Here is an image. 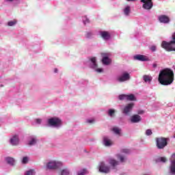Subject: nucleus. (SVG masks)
Wrapping results in <instances>:
<instances>
[{
	"label": "nucleus",
	"instance_id": "c9c22d12",
	"mask_svg": "<svg viewBox=\"0 0 175 175\" xmlns=\"http://www.w3.org/2000/svg\"><path fill=\"white\" fill-rule=\"evenodd\" d=\"M150 50H151V51H157V46H152L150 47Z\"/></svg>",
	"mask_w": 175,
	"mask_h": 175
},
{
	"label": "nucleus",
	"instance_id": "ea45409f",
	"mask_svg": "<svg viewBox=\"0 0 175 175\" xmlns=\"http://www.w3.org/2000/svg\"><path fill=\"white\" fill-rule=\"evenodd\" d=\"M94 120H88V121H87V122H88L89 124H92V122H94Z\"/></svg>",
	"mask_w": 175,
	"mask_h": 175
},
{
	"label": "nucleus",
	"instance_id": "49530a36",
	"mask_svg": "<svg viewBox=\"0 0 175 175\" xmlns=\"http://www.w3.org/2000/svg\"><path fill=\"white\" fill-rule=\"evenodd\" d=\"M1 87H3V85H1Z\"/></svg>",
	"mask_w": 175,
	"mask_h": 175
},
{
	"label": "nucleus",
	"instance_id": "e433bc0d",
	"mask_svg": "<svg viewBox=\"0 0 175 175\" xmlns=\"http://www.w3.org/2000/svg\"><path fill=\"white\" fill-rule=\"evenodd\" d=\"M118 158H119V159L120 160V161H122V162H124V157H122V156H121V155H118Z\"/></svg>",
	"mask_w": 175,
	"mask_h": 175
},
{
	"label": "nucleus",
	"instance_id": "9b49d317",
	"mask_svg": "<svg viewBox=\"0 0 175 175\" xmlns=\"http://www.w3.org/2000/svg\"><path fill=\"white\" fill-rule=\"evenodd\" d=\"M101 55L103 57L102 62L104 65H109L110 64L111 60L109 59V57H107V54L106 53H101Z\"/></svg>",
	"mask_w": 175,
	"mask_h": 175
},
{
	"label": "nucleus",
	"instance_id": "f704fd0d",
	"mask_svg": "<svg viewBox=\"0 0 175 175\" xmlns=\"http://www.w3.org/2000/svg\"><path fill=\"white\" fill-rule=\"evenodd\" d=\"M91 36H92V33H91V32L87 33L86 38H91Z\"/></svg>",
	"mask_w": 175,
	"mask_h": 175
},
{
	"label": "nucleus",
	"instance_id": "79ce46f5",
	"mask_svg": "<svg viewBox=\"0 0 175 175\" xmlns=\"http://www.w3.org/2000/svg\"><path fill=\"white\" fill-rule=\"evenodd\" d=\"M128 2H135V1H137V0H126Z\"/></svg>",
	"mask_w": 175,
	"mask_h": 175
},
{
	"label": "nucleus",
	"instance_id": "4c0bfd02",
	"mask_svg": "<svg viewBox=\"0 0 175 175\" xmlns=\"http://www.w3.org/2000/svg\"><path fill=\"white\" fill-rule=\"evenodd\" d=\"M96 72H98V73H102V72H103V69L102 68H98L96 70Z\"/></svg>",
	"mask_w": 175,
	"mask_h": 175
},
{
	"label": "nucleus",
	"instance_id": "4468645a",
	"mask_svg": "<svg viewBox=\"0 0 175 175\" xmlns=\"http://www.w3.org/2000/svg\"><path fill=\"white\" fill-rule=\"evenodd\" d=\"M100 35L101 38L104 39V40H109V39L110 38V33H109V31H100Z\"/></svg>",
	"mask_w": 175,
	"mask_h": 175
},
{
	"label": "nucleus",
	"instance_id": "7ed1b4c3",
	"mask_svg": "<svg viewBox=\"0 0 175 175\" xmlns=\"http://www.w3.org/2000/svg\"><path fill=\"white\" fill-rule=\"evenodd\" d=\"M156 146L159 150H163L167 146V138L160 137H156Z\"/></svg>",
	"mask_w": 175,
	"mask_h": 175
},
{
	"label": "nucleus",
	"instance_id": "f8f14e48",
	"mask_svg": "<svg viewBox=\"0 0 175 175\" xmlns=\"http://www.w3.org/2000/svg\"><path fill=\"white\" fill-rule=\"evenodd\" d=\"M134 59H136L137 61L146 62L148 61V57L143 55H137L134 56Z\"/></svg>",
	"mask_w": 175,
	"mask_h": 175
},
{
	"label": "nucleus",
	"instance_id": "c03bdc74",
	"mask_svg": "<svg viewBox=\"0 0 175 175\" xmlns=\"http://www.w3.org/2000/svg\"><path fill=\"white\" fill-rule=\"evenodd\" d=\"M58 72V70L57 68L55 69V73H57Z\"/></svg>",
	"mask_w": 175,
	"mask_h": 175
},
{
	"label": "nucleus",
	"instance_id": "f3484780",
	"mask_svg": "<svg viewBox=\"0 0 175 175\" xmlns=\"http://www.w3.org/2000/svg\"><path fill=\"white\" fill-rule=\"evenodd\" d=\"M109 165H111V166H113V167H116V166L118 165V161L114 159H110Z\"/></svg>",
	"mask_w": 175,
	"mask_h": 175
},
{
	"label": "nucleus",
	"instance_id": "6ab92c4d",
	"mask_svg": "<svg viewBox=\"0 0 175 175\" xmlns=\"http://www.w3.org/2000/svg\"><path fill=\"white\" fill-rule=\"evenodd\" d=\"M152 80V77L150 75H144V81L145 83H150Z\"/></svg>",
	"mask_w": 175,
	"mask_h": 175
},
{
	"label": "nucleus",
	"instance_id": "9d476101",
	"mask_svg": "<svg viewBox=\"0 0 175 175\" xmlns=\"http://www.w3.org/2000/svg\"><path fill=\"white\" fill-rule=\"evenodd\" d=\"M159 21L163 24H167L170 21V18H169V16L166 15H161L159 16Z\"/></svg>",
	"mask_w": 175,
	"mask_h": 175
},
{
	"label": "nucleus",
	"instance_id": "2f4dec72",
	"mask_svg": "<svg viewBox=\"0 0 175 175\" xmlns=\"http://www.w3.org/2000/svg\"><path fill=\"white\" fill-rule=\"evenodd\" d=\"M68 174H69V171H68L67 170H63L62 171L61 175H68Z\"/></svg>",
	"mask_w": 175,
	"mask_h": 175
},
{
	"label": "nucleus",
	"instance_id": "aec40b11",
	"mask_svg": "<svg viewBox=\"0 0 175 175\" xmlns=\"http://www.w3.org/2000/svg\"><path fill=\"white\" fill-rule=\"evenodd\" d=\"M126 100H136V98L133 94H126Z\"/></svg>",
	"mask_w": 175,
	"mask_h": 175
},
{
	"label": "nucleus",
	"instance_id": "f257e3e1",
	"mask_svg": "<svg viewBox=\"0 0 175 175\" xmlns=\"http://www.w3.org/2000/svg\"><path fill=\"white\" fill-rule=\"evenodd\" d=\"M158 81L161 85H170L174 81V72L170 68L160 70Z\"/></svg>",
	"mask_w": 175,
	"mask_h": 175
},
{
	"label": "nucleus",
	"instance_id": "a18cd8bd",
	"mask_svg": "<svg viewBox=\"0 0 175 175\" xmlns=\"http://www.w3.org/2000/svg\"><path fill=\"white\" fill-rule=\"evenodd\" d=\"M87 23H90V21L88 19L86 20Z\"/></svg>",
	"mask_w": 175,
	"mask_h": 175
},
{
	"label": "nucleus",
	"instance_id": "37998d69",
	"mask_svg": "<svg viewBox=\"0 0 175 175\" xmlns=\"http://www.w3.org/2000/svg\"><path fill=\"white\" fill-rule=\"evenodd\" d=\"M152 66H153V68H157V64H153Z\"/></svg>",
	"mask_w": 175,
	"mask_h": 175
},
{
	"label": "nucleus",
	"instance_id": "1a4fd4ad",
	"mask_svg": "<svg viewBox=\"0 0 175 175\" xmlns=\"http://www.w3.org/2000/svg\"><path fill=\"white\" fill-rule=\"evenodd\" d=\"M133 106H135V104L133 103H131L128 104L122 110V113L126 114V116L129 115V113L132 111V109H133Z\"/></svg>",
	"mask_w": 175,
	"mask_h": 175
},
{
	"label": "nucleus",
	"instance_id": "473e14b6",
	"mask_svg": "<svg viewBox=\"0 0 175 175\" xmlns=\"http://www.w3.org/2000/svg\"><path fill=\"white\" fill-rule=\"evenodd\" d=\"M22 162L23 163H28V157H23Z\"/></svg>",
	"mask_w": 175,
	"mask_h": 175
},
{
	"label": "nucleus",
	"instance_id": "20e7f679",
	"mask_svg": "<svg viewBox=\"0 0 175 175\" xmlns=\"http://www.w3.org/2000/svg\"><path fill=\"white\" fill-rule=\"evenodd\" d=\"M62 124V120H61V119H59V118L54 117L48 120V125H49V126L57 127L61 126Z\"/></svg>",
	"mask_w": 175,
	"mask_h": 175
},
{
	"label": "nucleus",
	"instance_id": "cd10ccee",
	"mask_svg": "<svg viewBox=\"0 0 175 175\" xmlns=\"http://www.w3.org/2000/svg\"><path fill=\"white\" fill-rule=\"evenodd\" d=\"M33 144H36V139L33 138L29 142V146H33Z\"/></svg>",
	"mask_w": 175,
	"mask_h": 175
},
{
	"label": "nucleus",
	"instance_id": "f03ea898",
	"mask_svg": "<svg viewBox=\"0 0 175 175\" xmlns=\"http://www.w3.org/2000/svg\"><path fill=\"white\" fill-rule=\"evenodd\" d=\"M172 40L169 42L163 41L161 42V47L166 51H175V32L172 34Z\"/></svg>",
	"mask_w": 175,
	"mask_h": 175
},
{
	"label": "nucleus",
	"instance_id": "6e6552de",
	"mask_svg": "<svg viewBox=\"0 0 175 175\" xmlns=\"http://www.w3.org/2000/svg\"><path fill=\"white\" fill-rule=\"evenodd\" d=\"M99 172L101 173H109L110 172V167L106 165L105 163L101 162L98 168Z\"/></svg>",
	"mask_w": 175,
	"mask_h": 175
},
{
	"label": "nucleus",
	"instance_id": "a211bd4d",
	"mask_svg": "<svg viewBox=\"0 0 175 175\" xmlns=\"http://www.w3.org/2000/svg\"><path fill=\"white\" fill-rule=\"evenodd\" d=\"M103 142H104L105 146H106L107 147L111 146V141H110L109 139H107V137H105L103 138Z\"/></svg>",
	"mask_w": 175,
	"mask_h": 175
},
{
	"label": "nucleus",
	"instance_id": "39448f33",
	"mask_svg": "<svg viewBox=\"0 0 175 175\" xmlns=\"http://www.w3.org/2000/svg\"><path fill=\"white\" fill-rule=\"evenodd\" d=\"M141 2L144 3L142 8L145 9V10H151V8L154 6L152 0H141Z\"/></svg>",
	"mask_w": 175,
	"mask_h": 175
},
{
	"label": "nucleus",
	"instance_id": "ddd939ff",
	"mask_svg": "<svg viewBox=\"0 0 175 175\" xmlns=\"http://www.w3.org/2000/svg\"><path fill=\"white\" fill-rule=\"evenodd\" d=\"M142 121V117L139 115H133L131 116V122L133 124H136L137 122H140Z\"/></svg>",
	"mask_w": 175,
	"mask_h": 175
},
{
	"label": "nucleus",
	"instance_id": "a878e982",
	"mask_svg": "<svg viewBox=\"0 0 175 175\" xmlns=\"http://www.w3.org/2000/svg\"><path fill=\"white\" fill-rule=\"evenodd\" d=\"M115 113H116V110H114V109H109L108 111V114L110 117H113V116H114Z\"/></svg>",
	"mask_w": 175,
	"mask_h": 175
},
{
	"label": "nucleus",
	"instance_id": "bb28decb",
	"mask_svg": "<svg viewBox=\"0 0 175 175\" xmlns=\"http://www.w3.org/2000/svg\"><path fill=\"white\" fill-rule=\"evenodd\" d=\"M118 98L120 100H124V99L126 100V94H121Z\"/></svg>",
	"mask_w": 175,
	"mask_h": 175
},
{
	"label": "nucleus",
	"instance_id": "c85d7f7f",
	"mask_svg": "<svg viewBox=\"0 0 175 175\" xmlns=\"http://www.w3.org/2000/svg\"><path fill=\"white\" fill-rule=\"evenodd\" d=\"M159 162H163V163H165V162H166L167 159H165V157H159L158 159Z\"/></svg>",
	"mask_w": 175,
	"mask_h": 175
},
{
	"label": "nucleus",
	"instance_id": "c756f323",
	"mask_svg": "<svg viewBox=\"0 0 175 175\" xmlns=\"http://www.w3.org/2000/svg\"><path fill=\"white\" fill-rule=\"evenodd\" d=\"M146 135L147 136H151V135H152V131H151V129H147L146 131Z\"/></svg>",
	"mask_w": 175,
	"mask_h": 175
},
{
	"label": "nucleus",
	"instance_id": "0eeeda50",
	"mask_svg": "<svg viewBox=\"0 0 175 175\" xmlns=\"http://www.w3.org/2000/svg\"><path fill=\"white\" fill-rule=\"evenodd\" d=\"M131 79V75L128 72H123L122 75L118 77L117 80L120 83H124V81H128Z\"/></svg>",
	"mask_w": 175,
	"mask_h": 175
},
{
	"label": "nucleus",
	"instance_id": "b1692460",
	"mask_svg": "<svg viewBox=\"0 0 175 175\" xmlns=\"http://www.w3.org/2000/svg\"><path fill=\"white\" fill-rule=\"evenodd\" d=\"M113 132H114V133H116V135H120V133L121 132V129L117 128V127H114L112 129Z\"/></svg>",
	"mask_w": 175,
	"mask_h": 175
},
{
	"label": "nucleus",
	"instance_id": "393cba45",
	"mask_svg": "<svg viewBox=\"0 0 175 175\" xmlns=\"http://www.w3.org/2000/svg\"><path fill=\"white\" fill-rule=\"evenodd\" d=\"M25 175H35V170H29L25 172Z\"/></svg>",
	"mask_w": 175,
	"mask_h": 175
},
{
	"label": "nucleus",
	"instance_id": "a19ab883",
	"mask_svg": "<svg viewBox=\"0 0 175 175\" xmlns=\"http://www.w3.org/2000/svg\"><path fill=\"white\" fill-rule=\"evenodd\" d=\"M144 111H138V114H144Z\"/></svg>",
	"mask_w": 175,
	"mask_h": 175
},
{
	"label": "nucleus",
	"instance_id": "72a5a7b5",
	"mask_svg": "<svg viewBox=\"0 0 175 175\" xmlns=\"http://www.w3.org/2000/svg\"><path fill=\"white\" fill-rule=\"evenodd\" d=\"M131 151L129 150V149H122V152H124V154H129Z\"/></svg>",
	"mask_w": 175,
	"mask_h": 175
},
{
	"label": "nucleus",
	"instance_id": "2eb2a0df",
	"mask_svg": "<svg viewBox=\"0 0 175 175\" xmlns=\"http://www.w3.org/2000/svg\"><path fill=\"white\" fill-rule=\"evenodd\" d=\"M18 137L17 135H14L10 139V143L12 146H17L18 144Z\"/></svg>",
	"mask_w": 175,
	"mask_h": 175
},
{
	"label": "nucleus",
	"instance_id": "4be33fe9",
	"mask_svg": "<svg viewBox=\"0 0 175 175\" xmlns=\"http://www.w3.org/2000/svg\"><path fill=\"white\" fill-rule=\"evenodd\" d=\"M91 62L93 64V68L95 69L98 68V64H96V57H92L90 59Z\"/></svg>",
	"mask_w": 175,
	"mask_h": 175
},
{
	"label": "nucleus",
	"instance_id": "7c9ffc66",
	"mask_svg": "<svg viewBox=\"0 0 175 175\" xmlns=\"http://www.w3.org/2000/svg\"><path fill=\"white\" fill-rule=\"evenodd\" d=\"M87 174V170L83 169L82 171L78 173V175H85Z\"/></svg>",
	"mask_w": 175,
	"mask_h": 175
},
{
	"label": "nucleus",
	"instance_id": "dca6fc26",
	"mask_svg": "<svg viewBox=\"0 0 175 175\" xmlns=\"http://www.w3.org/2000/svg\"><path fill=\"white\" fill-rule=\"evenodd\" d=\"M5 161L8 165H10L11 166H14V163H16V161H14V159L12 157H7L5 158Z\"/></svg>",
	"mask_w": 175,
	"mask_h": 175
},
{
	"label": "nucleus",
	"instance_id": "412c9836",
	"mask_svg": "<svg viewBox=\"0 0 175 175\" xmlns=\"http://www.w3.org/2000/svg\"><path fill=\"white\" fill-rule=\"evenodd\" d=\"M124 13L125 16H129V13H131V7L126 6L124 10Z\"/></svg>",
	"mask_w": 175,
	"mask_h": 175
},
{
	"label": "nucleus",
	"instance_id": "423d86ee",
	"mask_svg": "<svg viewBox=\"0 0 175 175\" xmlns=\"http://www.w3.org/2000/svg\"><path fill=\"white\" fill-rule=\"evenodd\" d=\"M60 166H62V163L56 161H50L46 165V167L51 170L58 169Z\"/></svg>",
	"mask_w": 175,
	"mask_h": 175
},
{
	"label": "nucleus",
	"instance_id": "58836bf2",
	"mask_svg": "<svg viewBox=\"0 0 175 175\" xmlns=\"http://www.w3.org/2000/svg\"><path fill=\"white\" fill-rule=\"evenodd\" d=\"M36 121L37 124H40V122H42V120H40V119H36Z\"/></svg>",
	"mask_w": 175,
	"mask_h": 175
},
{
	"label": "nucleus",
	"instance_id": "5701e85b",
	"mask_svg": "<svg viewBox=\"0 0 175 175\" xmlns=\"http://www.w3.org/2000/svg\"><path fill=\"white\" fill-rule=\"evenodd\" d=\"M16 24H17V21L14 20L8 22V25L9 27H13V25H16Z\"/></svg>",
	"mask_w": 175,
	"mask_h": 175
}]
</instances>
